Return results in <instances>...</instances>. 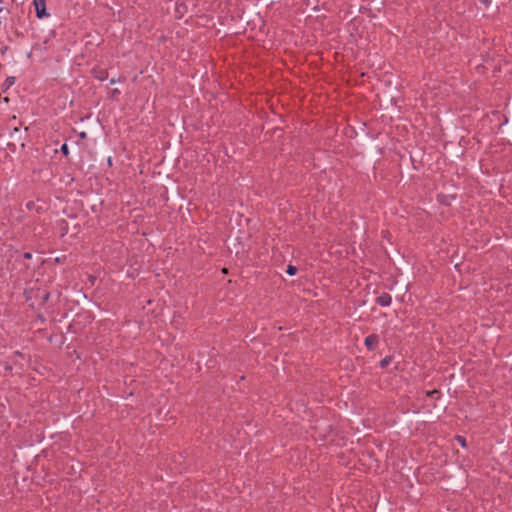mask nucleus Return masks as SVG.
<instances>
[{"instance_id": "20e7f679", "label": "nucleus", "mask_w": 512, "mask_h": 512, "mask_svg": "<svg viewBox=\"0 0 512 512\" xmlns=\"http://www.w3.org/2000/svg\"><path fill=\"white\" fill-rule=\"evenodd\" d=\"M287 274L293 276L297 272V268L295 266L289 265L286 270Z\"/></svg>"}, {"instance_id": "0eeeda50", "label": "nucleus", "mask_w": 512, "mask_h": 512, "mask_svg": "<svg viewBox=\"0 0 512 512\" xmlns=\"http://www.w3.org/2000/svg\"><path fill=\"white\" fill-rule=\"evenodd\" d=\"M61 151L63 154L68 155V146L67 144H63L61 147Z\"/></svg>"}, {"instance_id": "1a4fd4ad", "label": "nucleus", "mask_w": 512, "mask_h": 512, "mask_svg": "<svg viewBox=\"0 0 512 512\" xmlns=\"http://www.w3.org/2000/svg\"><path fill=\"white\" fill-rule=\"evenodd\" d=\"M80 137H81V138H85V137H86V133H85V132H81V133H80Z\"/></svg>"}, {"instance_id": "423d86ee", "label": "nucleus", "mask_w": 512, "mask_h": 512, "mask_svg": "<svg viewBox=\"0 0 512 512\" xmlns=\"http://www.w3.org/2000/svg\"><path fill=\"white\" fill-rule=\"evenodd\" d=\"M456 440L458 441V443L462 446V447H465L466 446V441H465V438L462 437V436H457L456 437Z\"/></svg>"}, {"instance_id": "7ed1b4c3", "label": "nucleus", "mask_w": 512, "mask_h": 512, "mask_svg": "<svg viewBox=\"0 0 512 512\" xmlns=\"http://www.w3.org/2000/svg\"><path fill=\"white\" fill-rule=\"evenodd\" d=\"M376 302L381 306H389L391 303V296L387 293H384L377 297Z\"/></svg>"}, {"instance_id": "39448f33", "label": "nucleus", "mask_w": 512, "mask_h": 512, "mask_svg": "<svg viewBox=\"0 0 512 512\" xmlns=\"http://www.w3.org/2000/svg\"><path fill=\"white\" fill-rule=\"evenodd\" d=\"M390 362H391V357H386V358L381 360L380 366L382 368H385V367H387L389 365Z\"/></svg>"}, {"instance_id": "6e6552de", "label": "nucleus", "mask_w": 512, "mask_h": 512, "mask_svg": "<svg viewBox=\"0 0 512 512\" xmlns=\"http://www.w3.org/2000/svg\"><path fill=\"white\" fill-rule=\"evenodd\" d=\"M24 257H25L26 259H30V258H31V254L27 252V253H25V254H24Z\"/></svg>"}, {"instance_id": "f03ea898", "label": "nucleus", "mask_w": 512, "mask_h": 512, "mask_svg": "<svg viewBox=\"0 0 512 512\" xmlns=\"http://www.w3.org/2000/svg\"><path fill=\"white\" fill-rule=\"evenodd\" d=\"M379 341V338L376 334H371L366 337L365 339V345L369 350H373L374 347L377 345Z\"/></svg>"}, {"instance_id": "f257e3e1", "label": "nucleus", "mask_w": 512, "mask_h": 512, "mask_svg": "<svg viewBox=\"0 0 512 512\" xmlns=\"http://www.w3.org/2000/svg\"><path fill=\"white\" fill-rule=\"evenodd\" d=\"M33 4L38 18L42 19L48 16L45 0H33Z\"/></svg>"}]
</instances>
